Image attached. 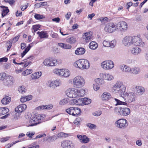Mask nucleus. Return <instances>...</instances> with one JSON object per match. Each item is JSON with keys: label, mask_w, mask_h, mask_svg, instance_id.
Masks as SVG:
<instances>
[{"label": "nucleus", "mask_w": 148, "mask_h": 148, "mask_svg": "<svg viewBox=\"0 0 148 148\" xmlns=\"http://www.w3.org/2000/svg\"><path fill=\"white\" fill-rule=\"evenodd\" d=\"M125 101L129 103H132L136 100V95L133 92H126L123 94Z\"/></svg>", "instance_id": "8"}, {"label": "nucleus", "mask_w": 148, "mask_h": 148, "mask_svg": "<svg viewBox=\"0 0 148 148\" xmlns=\"http://www.w3.org/2000/svg\"><path fill=\"white\" fill-rule=\"evenodd\" d=\"M53 72L59 75L65 77L69 76L70 74V72L67 69H55L53 70Z\"/></svg>", "instance_id": "10"}, {"label": "nucleus", "mask_w": 148, "mask_h": 148, "mask_svg": "<svg viewBox=\"0 0 148 148\" xmlns=\"http://www.w3.org/2000/svg\"><path fill=\"white\" fill-rule=\"evenodd\" d=\"M61 145L63 148H74V144L72 141L68 140L61 143Z\"/></svg>", "instance_id": "17"}, {"label": "nucleus", "mask_w": 148, "mask_h": 148, "mask_svg": "<svg viewBox=\"0 0 148 148\" xmlns=\"http://www.w3.org/2000/svg\"><path fill=\"white\" fill-rule=\"evenodd\" d=\"M6 80L9 84L13 82V78L11 76H7L5 73H1L0 74V80Z\"/></svg>", "instance_id": "16"}, {"label": "nucleus", "mask_w": 148, "mask_h": 148, "mask_svg": "<svg viewBox=\"0 0 148 148\" xmlns=\"http://www.w3.org/2000/svg\"><path fill=\"white\" fill-rule=\"evenodd\" d=\"M66 41L70 44L74 43L76 41V39L74 37H70L66 39Z\"/></svg>", "instance_id": "40"}, {"label": "nucleus", "mask_w": 148, "mask_h": 148, "mask_svg": "<svg viewBox=\"0 0 148 148\" xmlns=\"http://www.w3.org/2000/svg\"><path fill=\"white\" fill-rule=\"evenodd\" d=\"M74 64L75 67L81 69H87L90 66L88 61L85 59H79L75 62Z\"/></svg>", "instance_id": "5"}, {"label": "nucleus", "mask_w": 148, "mask_h": 148, "mask_svg": "<svg viewBox=\"0 0 148 148\" xmlns=\"http://www.w3.org/2000/svg\"><path fill=\"white\" fill-rule=\"evenodd\" d=\"M58 137L59 138H64L68 136V134L64 132H61L59 133L57 135Z\"/></svg>", "instance_id": "44"}, {"label": "nucleus", "mask_w": 148, "mask_h": 148, "mask_svg": "<svg viewBox=\"0 0 148 148\" xmlns=\"http://www.w3.org/2000/svg\"><path fill=\"white\" fill-rule=\"evenodd\" d=\"M35 134L34 132H28L26 134L27 136L29 137L30 138H32V136Z\"/></svg>", "instance_id": "58"}, {"label": "nucleus", "mask_w": 148, "mask_h": 148, "mask_svg": "<svg viewBox=\"0 0 148 148\" xmlns=\"http://www.w3.org/2000/svg\"><path fill=\"white\" fill-rule=\"evenodd\" d=\"M83 105H87L90 104L91 102V100L87 98H82Z\"/></svg>", "instance_id": "39"}, {"label": "nucleus", "mask_w": 148, "mask_h": 148, "mask_svg": "<svg viewBox=\"0 0 148 148\" xmlns=\"http://www.w3.org/2000/svg\"><path fill=\"white\" fill-rule=\"evenodd\" d=\"M0 7L2 9L1 10V15L3 17L7 15L8 13L9 12V10L8 7H6L5 6H1Z\"/></svg>", "instance_id": "30"}, {"label": "nucleus", "mask_w": 148, "mask_h": 148, "mask_svg": "<svg viewBox=\"0 0 148 148\" xmlns=\"http://www.w3.org/2000/svg\"><path fill=\"white\" fill-rule=\"evenodd\" d=\"M119 68L124 72L131 73V69L126 65H121L119 66Z\"/></svg>", "instance_id": "27"}, {"label": "nucleus", "mask_w": 148, "mask_h": 148, "mask_svg": "<svg viewBox=\"0 0 148 148\" xmlns=\"http://www.w3.org/2000/svg\"><path fill=\"white\" fill-rule=\"evenodd\" d=\"M16 0H4V1L6 3H8L11 5H13L15 2Z\"/></svg>", "instance_id": "51"}, {"label": "nucleus", "mask_w": 148, "mask_h": 148, "mask_svg": "<svg viewBox=\"0 0 148 148\" xmlns=\"http://www.w3.org/2000/svg\"><path fill=\"white\" fill-rule=\"evenodd\" d=\"M42 73L41 72H38L33 73L31 75V80H34L39 78L41 76Z\"/></svg>", "instance_id": "28"}, {"label": "nucleus", "mask_w": 148, "mask_h": 148, "mask_svg": "<svg viewBox=\"0 0 148 148\" xmlns=\"http://www.w3.org/2000/svg\"><path fill=\"white\" fill-rule=\"evenodd\" d=\"M66 112L70 115L76 116L77 115L80 114L81 112V110L79 108L71 107L68 108L66 109Z\"/></svg>", "instance_id": "11"}, {"label": "nucleus", "mask_w": 148, "mask_h": 148, "mask_svg": "<svg viewBox=\"0 0 148 148\" xmlns=\"http://www.w3.org/2000/svg\"><path fill=\"white\" fill-rule=\"evenodd\" d=\"M110 42L104 40L103 42V44L104 47H109Z\"/></svg>", "instance_id": "53"}, {"label": "nucleus", "mask_w": 148, "mask_h": 148, "mask_svg": "<svg viewBox=\"0 0 148 148\" xmlns=\"http://www.w3.org/2000/svg\"><path fill=\"white\" fill-rule=\"evenodd\" d=\"M26 89L23 86H20L18 89V90L20 93L23 94L25 93Z\"/></svg>", "instance_id": "46"}, {"label": "nucleus", "mask_w": 148, "mask_h": 148, "mask_svg": "<svg viewBox=\"0 0 148 148\" xmlns=\"http://www.w3.org/2000/svg\"><path fill=\"white\" fill-rule=\"evenodd\" d=\"M20 35H18V36L14 37L12 39V43H16L18 40V39L20 37Z\"/></svg>", "instance_id": "52"}, {"label": "nucleus", "mask_w": 148, "mask_h": 148, "mask_svg": "<svg viewBox=\"0 0 148 148\" xmlns=\"http://www.w3.org/2000/svg\"><path fill=\"white\" fill-rule=\"evenodd\" d=\"M103 81V79L99 78H97L95 79V83L93 84V88L95 90L97 91L100 88L99 84H102L101 82Z\"/></svg>", "instance_id": "20"}, {"label": "nucleus", "mask_w": 148, "mask_h": 148, "mask_svg": "<svg viewBox=\"0 0 148 148\" xmlns=\"http://www.w3.org/2000/svg\"><path fill=\"white\" fill-rule=\"evenodd\" d=\"M37 33L40 38H45L49 36V35L46 31L38 32Z\"/></svg>", "instance_id": "29"}, {"label": "nucleus", "mask_w": 148, "mask_h": 148, "mask_svg": "<svg viewBox=\"0 0 148 148\" xmlns=\"http://www.w3.org/2000/svg\"><path fill=\"white\" fill-rule=\"evenodd\" d=\"M104 30L106 32L112 33L117 30V25L113 22L107 23L105 27Z\"/></svg>", "instance_id": "9"}, {"label": "nucleus", "mask_w": 148, "mask_h": 148, "mask_svg": "<svg viewBox=\"0 0 148 148\" xmlns=\"http://www.w3.org/2000/svg\"><path fill=\"white\" fill-rule=\"evenodd\" d=\"M20 118V115L19 114H15L14 116L13 120H16Z\"/></svg>", "instance_id": "62"}, {"label": "nucleus", "mask_w": 148, "mask_h": 148, "mask_svg": "<svg viewBox=\"0 0 148 148\" xmlns=\"http://www.w3.org/2000/svg\"><path fill=\"white\" fill-rule=\"evenodd\" d=\"M114 112L119 115L126 116L130 114V110L127 107H115L114 109Z\"/></svg>", "instance_id": "6"}, {"label": "nucleus", "mask_w": 148, "mask_h": 148, "mask_svg": "<svg viewBox=\"0 0 148 148\" xmlns=\"http://www.w3.org/2000/svg\"><path fill=\"white\" fill-rule=\"evenodd\" d=\"M126 89L122 82L117 81L113 87L112 91L115 93L123 95L125 94Z\"/></svg>", "instance_id": "4"}, {"label": "nucleus", "mask_w": 148, "mask_h": 148, "mask_svg": "<svg viewBox=\"0 0 148 148\" xmlns=\"http://www.w3.org/2000/svg\"><path fill=\"white\" fill-rule=\"evenodd\" d=\"M71 103L72 105H76L79 106H82V98L74 99L71 100Z\"/></svg>", "instance_id": "25"}, {"label": "nucleus", "mask_w": 148, "mask_h": 148, "mask_svg": "<svg viewBox=\"0 0 148 148\" xmlns=\"http://www.w3.org/2000/svg\"><path fill=\"white\" fill-rule=\"evenodd\" d=\"M89 46L90 49L94 50L97 47L98 45L96 42L92 41L90 43Z\"/></svg>", "instance_id": "34"}, {"label": "nucleus", "mask_w": 148, "mask_h": 148, "mask_svg": "<svg viewBox=\"0 0 148 148\" xmlns=\"http://www.w3.org/2000/svg\"><path fill=\"white\" fill-rule=\"evenodd\" d=\"M45 117V115L43 114H39L33 116L27 121V126H33L39 124L44 120Z\"/></svg>", "instance_id": "2"}, {"label": "nucleus", "mask_w": 148, "mask_h": 148, "mask_svg": "<svg viewBox=\"0 0 148 148\" xmlns=\"http://www.w3.org/2000/svg\"><path fill=\"white\" fill-rule=\"evenodd\" d=\"M10 138L9 137H6L1 138L0 141L2 142H5L8 140Z\"/></svg>", "instance_id": "61"}, {"label": "nucleus", "mask_w": 148, "mask_h": 148, "mask_svg": "<svg viewBox=\"0 0 148 148\" xmlns=\"http://www.w3.org/2000/svg\"><path fill=\"white\" fill-rule=\"evenodd\" d=\"M32 72V70L30 69H27L22 73L23 75H27Z\"/></svg>", "instance_id": "45"}, {"label": "nucleus", "mask_w": 148, "mask_h": 148, "mask_svg": "<svg viewBox=\"0 0 148 148\" xmlns=\"http://www.w3.org/2000/svg\"><path fill=\"white\" fill-rule=\"evenodd\" d=\"M101 66L105 69H110L114 67V64L113 61L108 60L102 62Z\"/></svg>", "instance_id": "15"}, {"label": "nucleus", "mask_w": 148, "mask_h": 148, "mask_svg": "<svg viewBox=\"0 0 148 148\" xmlns=\"http://www.w3.org/2000/svg\"><path fill=\"white\" fill-rule=\"evenodd\" d=\"M74 123L77 126H79L80 124V121L79 118L76 119L74 121Z\"/></svg>", "instance_id": "59"}, {"label": "nucleus", "mask_w": 148, "mask_h": 148, "mask_svg": "<svg viewBox=\"0 0 148 148\" xmlns=\"http://www.w3.org/2000/svg\"><path fill=\"white\" fill-rule=\"evenodd\" d=\"M112 100L116 102V103L115 104V105L116 106L119 105H125L127 104V103H126V102L125 101V102H124L116 98H112Z\"/></svg>", "instance_id": "35"}, {"label": "nucleus", "mask_w": 148, "mask_h": 148, "mask_svg": "<svg viewBox=\"0 0 148 148\" xmlns=\"http://www.w3.org/2000/svg\"><path fill=\"white\" fill-rule=\"evenodd\" d=\"M58 45L60 47L64 49H70L71 48V46L69 44L60 43H58Z\"/></svg>", "instance_id": "37"}, {"label": "nucleus", "mask_w": 148, "mask_h": 148, "mask_svg": "<svg viewBox=\"0 0 148 148\" xmlns=\"http://www.w3.org/2000/svg\"><path fill=\"white\" fill-rule=\"evenodd\" d=\"M101 114V112L100 111H98L95 112L93 113V115L96 116H99Z\"/></svg>", "instance_id": "60"}, {"label": "nucleus", "mask_w": 148, "mask_h": 148, "mask_svg": "<svg viewBox=\"0 0 148 148\" xmlns=\"http://www.w3.org/2000/svg\"><path fill=\"white\" fill-rule=\"evenodd\" d=\"M51 36L53 38H57L58 37L57 34L54 32H52Z\"/></svg>", "instance_id": "63"}, {"label": "nucleus", "mask_w": 148, "mask_h": 148, "mask_svg": "<svg viewBox=\"0 0 148 148\" xmlns=\"http://www.w3.org/2000/svg\"><path fill=\"white\" fill-rule=\"evenodd\" d=\"M19 141H16L13 142L11 144H8L5 147L6 148H10L11 146L15 144L16 143L18 142Z\"/></svg>", "instance_id": "55"}, {"label": "nucleus", "mask_w": 148, "mask_h": 148, "mask_svg": "<svg viewBox=\"0 0 148 148\" xmlns=\"http://www.w3.org/2000/svg\"><path fill=\"white\" fill-rule=\"evenodd\" d=\"M47 85L50 87H54L53 81H49L47 83Z\"/></svg>", "instance_id": "56"}, {"label": "nucleus", "mask_w": 148, "mask_h": 148, "mask_svg": "<svg viewBox=\"0 0 148 148\" xmlns=\"http://www.w3.org/2000/svg\"><path fill=\"white\" fill-rule=\"evenodd\" d=\"M73 82L74 86L78 88H80L84 86L85 83L84 79L80 76H77L74 78Z\"/></svg>", "instance_id": "7"}, {"label": "nucleus", "mask_w": 148, "mask_h": 148, "mask_svg": "<svg viewBox=\"0 0 148 148\" xmlns=\"http://www.w3.org/2000/svg\"><path fill=\"white\" fill-rule=\"evenodd\" d=\"M92 32H89L84 33L82 35V38L86 43L89 42L92 39Z\"/></svg>", "instance_id": "18"}, {"label": "nucleus", "mask_w": 148, "mask_h": 148, "mask_svg": "<svg viewBox=\"0 0 148 148\" xmlns=\"http://www.w3.org/2000/svg\"><path fill=\"white\" fill-rule=\"evenodd\" d=\"M27 108L26 105L24 103L19 105L15 109V110L18 114H21Z\"/></svg>", "instance_id": "19"}, {"label": "nucleus", "mask_w": 148, "mask_h": 148, "mask_svg": "<svg viewBox=\"0 0 148 148\" xmlns=\"http://www.w3.org/2000/svg\"><path fill=\"white\" fill-rule=\"evenodd\" d=\"M84 90L83 89L78 90L75 88H69L66 91V95L71 98L82 97L84 94Z\"/></svg>", "instance_id": "3"}, {"label": "nucleus", "mask_w": 148, "mask_h": 148, "mask_svg": "<svg viewBox=\"0 0 148 148\" xmlns=\"http://www.w3.org/2000/svg\"><path fill=\"white\" fill-rule=\"evenodd\" d=\"M103 79L108 81H111L112 80L114 77L111 75L109 74L104 73L101 74Z\"/></svg>", "instance_id": "26"}, {"label": "nucleus", "mask_w": 148, "mask_h": 148, "mask_svg": "<svg viewBox=\"0 0 148 148\" xmlns=\"http://www.w3.org/2000/svg\"><path fill=\"white\" fill-rule=\"evenodd\" d=\"M116 44V41L115 40H112L110 42L109 47L113 48L114 47Z\"/></svg>", "instance_id": "50"}, {"label": "nucleus", "mask_w": 148, "mask_h": 148, "mask_svg": "<svg viewBox=\"0 0 148 148\" xmlns=\"http://www.w3.org/2000/svg\"><path fill=\"white\" fill-rule=\"evenodd\" d=\"M51 107H50L49 106L47 105L41 106L37 107V110H42L45 109L51 108L52 106H51Z\"/></svg>", "instance_id": "42"}, {"label": "nucleus", "mask_w": 148, "mask_h": 148, "mask_svg": "<svg viewBox=\"0 0 148 148\" xmlns=\"http://www.w3.org/2000/svg\"><path fill=\"white\" fill-rule=\"evenodd\" d=\"M136 90V95H140L143 94L145 91L144 88L141 86H136L135 88Z\"/></svg>", "instance_id": "23"}, {"label": "nucleus", "mask_w": 148, "mask_h": 148, "mask_svg": "<svg viewBox=\"0 0 148 148\" xmlns=\"http://www.w3.org/2000/svg\"><path fill=\"white\" fill-rule=\"evenodd\" d=\"M54 87L60 86L61 84V83L60 79H56L53 81Z\"/></svg>", "instance_id": "47"}, {"label": "nucleus", "mask_w": 148, "mask_h": 148, "mask_svg": "<svg viewBox=\"0 0 148 148\" xmlns=\"http://www.w3.org/2000/svg\"><path fill=\"white\" fill-rule=\"evenodd\" d=\"M99 20L103 24H105L107 23L108 20V18L107 17L103 18L101 17L99 18Z\"/></svg>", "instance_id": "48"}, {"label": "nucleus", "mask_w": 148, "mask_h": 148, "mask_svg": "<svg viewBox=\"0 0 148 148\" xmlns=\"http://www.w3.org/2000/svg\"><path fill=\"white\" fill-rule=\"evenodd\" d=\"M140 70L139 68L134 67L131 69V73L133 74H137L139 73Z\"/></svg>", "instance_id": "38"}, {"label": "nucleus", "mask_w": 148, "mask_h": 148, "mask_svg": "<svg viewBox=\"0 0 148 148\" xmlns=\"http://www.w3.org/2000/svg\"><path fill=\"white\" fill-rule=\"evenodd\" d=\"M6 44L7 46V51H8L12 46V42L11 41H8Z\"/></svg>", "instance_id": "57"}, {"label": "nucleus", "mask_w": 148, "mask_h": 148, "mask_svg": "<svg viewBox=\"0 0 148 148\" xmlns=\"http://www.w3.org/2000/svg\"><path fill=\"white\" fill-rule=\"evenodd\" d=\"M34 17L37 20H40L45 18V16L37 14H35Z\"/></svg>", "instance_id": "43"}, {"label": "nucleus", "mask_w": 148, "mask_h": 148, "mask_svg": "<svg viewBox=\"0 0 148 148\" xmlns=\"http://www.w3.org/2000/svg\"><path fill=\"white\" fill-rule=\"evenodd\" d=\"M115 124L117 127L121 129L124 128L128 125L127 120L124 119L118 120L116 122Z\"/></svg>", "instance_id": "14"}, {"label": "nucleus", "mask_w": 148, "mask_h": 148, "mask_svg": "<svg viewBox=\"0 0 148 148\" xmlns=\"http://www.w3.org/2000/svg\"><path fill=\"white\" fill-rule=\"evenodd\" d=\"M31 47L30 44L26 48L23 53L21 54V56L22 58H23L24 56L26 54V53L29 50Z\"/></svg>", "instance_id": "41"}, {"label": "nucleus", "mask_w": 148, "mask_h": 148, "mask_svg": "<svg viewBox=\"0 0 148 148\" xmlns=\"http://www.w3.org/2000/svg\"><path fill=\"white\" fill-rule=\"evenodd\" d=\"M69 99H64L60 101L59 103L61 105H64L67 104L68 102Z\"/></svg>", "instance_id": "49"}, {"label": "nucleus", "mask_w": 148, "mask_h": 148, "mask_svg": "<svg viewBox=\"0 0 148 148\" xmlns=\"http://www.w3.org/2000/svg\"><path fill=\"white\" fill-rule=\"evenodd\" d=\"M44 65L47 66H52L57 64V60L53 58H49L46 59L43 61Z\"/></svg>", "instance_id": "13"}, {"label": "nucleus", "mask_w": 148, "mask_h": 148, "mask_svg": "<svg viewBox=\"0 0 148 148\" xmlns=\"http://www.w3.org/2000/svg\"><path fill=\"white\" fill-rule=\"evenodd\" d=\"M141 52V49L137 47L132 48L131 50V53L134 55H138L140 54Z\"/></svg>", "instance_id": "22"}, {"label": "nucleus", "mask_w": 148, "mask_h": 148, "mask_svg": "<svg viewBox=\"0 0 148 148\" xmlns=\"http://www.w3.org/2000/svg\"><path fill=\"white\" fill-rule=\"evenodd\" d=\"M77 137L80 140V141L83 143H87L89 141V139L85 135H77Z\"/></svg>", "instance_id": "21"}, {"label": "nucleus", "mask_w": 148, "mask_h": 148, "mask_svg": "<svg viewBox=\"0 0 148 148\" xmlns=\"http://www.w3.org/2000/svg\"><path fill=\"white\" fill-rule=\"evenodd\" d=\"M116 25L117 30L122 32H125L128 28L127 23L124 21H120L118 22Z\"/></svg>", "instance_id": "12"}, {"label": "nucleus", "mask_w": 148, "mask_h": 148, "mask_svg": "<svg viewBox=\"0 0 148 148\" xmlns=\"http://www.w3.org/2000/svg\"><path fill=\"white\" fill-rule=\"evenodd\" d=\"M101 97L102 100L106 101L111 97V96L108 92H105L102 94Z\"/></svg>", "instance_id": "24"}, {"label": "nucleus", "mask_w": 148, "mask_h": 148, "mask_svg": "<svg viewBox=\"0 0 148 148\" xmlns=\"http://www.w3.org/2000/svg\"><path fill=\"white\" fill-rule=\"evenodd\" d=\"M33 27L34 30L37 31L39 28L40 27V25H33Z\"/></svg>", "instance_id": "64"}, {"label": "nucleus", "mask_w": 148, "mask_h": 148, "mask_svg": "<svg viewBox=\"0 0 148 148\" xmlns=\"http://www.w3.org/2000/svg\"><path fill=\"white\" fill-rule=\"evenodd\" d=\"M122 42L125 46L127 47L133 45L143 47L145 45L141 39L136 36H127L123 39Z\"/></svg>", "instance_id": "1"}, {"label": "nucleus", "mask_w": 148, "mask_h": 148, "mask_svg": "<svg viewBox=\"0 0 148 148\" xmlns=\"http://www.w3.org/2000/svg\"><path fill=\"white\" fill-rule=\"evenodd\" d=\"M11 98L9 96L4 97L1 100V102L4 105H6L9 104L10 102Z\"/></svg>", "instance_id": "31"}, {"label": "nucleus", "mask_w": 148, "mask_h": 148, "mask_svg": "<svg viewBox=\"0 0 148 148\" xmlns=\"http://www.w3.org/2000/svg\"><path fill=\"white\" fill-rule=\"evenodd\" d=\"M86 126L91 129H93L96 127V125L91 123H88L87 124Z\"/></svg>", "instance_id": "54"}, {"label": "nucleus", "mask_w": 148, "mask_h": 148, "mask_svg": "<svg viewBox=\"0 0 148 148\" xmlns=\"http://www.w3.org/2000/svg\"><path fill=\"white\" fill-rule=\"evenodd\" d=\"M85 50L84 48L82 47L77 48L75 51V53L76 55H82L84 54Z\"/></svg>", "instance_id": "32"}, {"label": "nucleus", "mask_w": 148, "mask_h": 148, "mask_svg": "<svg viewBox=\"0 0 148 148\" xmlns=\"http://www.w3.org/2000/svg\"><path fill=\"white\" fill-rule=\"evenodd\" d=\"M9 112V109L7 108H0V115H2L6 114Z\"/></svg>", "instance_id": "36"}, {"label": "nucleus", "mask_w": 148, "mask_h": 148, "mask_svg": "<svg viewBox=\"0 0 148 148\" xmlns=\"http://www.w3.org/2000/svg\"><path fill=\"white\" fill-rule=\"evenodd\" d=\"M32 60L31 59L28 60L26 61L23 60V62H21L22 64V66L23 68H25L27 66H28L29 65L31 64Z\"/></svg>", "instance_id": "33"}]
</instances>
